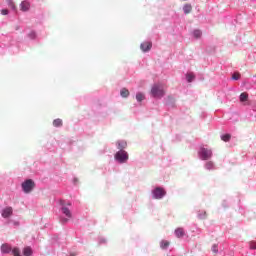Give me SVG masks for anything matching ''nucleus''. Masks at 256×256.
<instances>
[{"mask_svg":"<svg viewBox=\"0 0 256 256\" xmlns=\"http://www.w3.org/2000/svg\"><path fill=\"white\" fill-rule=\"evenodd\" d=\"M1 14H2V15H9V10H7V9H2V10H1Z\"/></svg>","mask_w":256,"mask_h":256,"instance_id":"nucleus-29","label":"nucleus"},{"mask_svg":"<svg viewBox=\"0 0 256 256\" xmlns=\"http://www.w3.org/2000/svg\"><path fill=\"white\" fill-rule=\"evenodd\" d=\"M175 235L176 237H183V235H185V231L183 230V228H178L175 230Z\"/></svg>","mask_w":256,"mask_h":256,"instance_id":"nucleus-16","label":"nucleus"},{"mask_svg":"<svg viewBox=\"0 0 256 256\" xmlns=\"http://www.w3.org/2000/svg\"><path fill=\"white\" fill-rule=\"evenodd\" d=\"M136 99H137V101H139V103H141V101H143V99H145V95H143V93H138V94H136Z\"/></svg>","mask_w":256,"mask_h":256,"instance_id":"nucleus-24","label":"nucleus"},{"mask_svg":"<svg viewBox=\"0 0 256 256\" xmlns=\"http://www.w3.org/2000/svg\"><path fill=\"white\" fill-rule=\"evenodd\" d=\"M232 79L234 81H239V79H241V74L239 72H235L233 75H232Z\"/></svg>","mask_w":256,"mask_h":256,"instance_id":"nucleus-23","label":"nucleus"},{"mask_svg":"<svg viewBox=\"0 0 256 256\" xmlns=\"http://www.w3.org/2000/svg\"><path fill=\"white\" fill-rule=\"evenodd\" d=\"M170 243L167 240H162L160 243V247L161 249H167V247H169Z\"/></svg>","mask_w":256,"mask_h":256,"instance_id":"nucleus-20","label":"nucleus"},{"mask_svg":"<svg viewBox=\"0 0 256 256\" xmlns=\"http://www.w3.org/2000/svg\"><path fill=\"white\" fill-rule=\"evenodd\" d=\"M117 147L120 149V151H123V149L127 148V142L126 141H118Z\"/></svg>","mask_w":256,"mask_h":256,"instance_id":"nucleus-12","label":"nucleus"},{"mask_svg":"<svg viewBox=\"0 0 256 256\" xmlns=\"http://www.w3.org/2000/svg\"><path fill=\"white\" fill-rule=\"evenodd\" d=\"M249 248L250 249H256V242L255 241L249 242Z\"/></svg>","mask_w":256,"mask_h":256,"instance_id":"nucleus-27","label":"nucleus"},{"mask_svg":"<svg viewBox=\"0 0 256 256\" xmlns=\"http://www.w3.org/2000/svg\"><path fill=\"white\" fill-rule=\"evenodd\" d=\"M151 47H153V44L151 42H143L140 46L144 53H147V51H151Z\"/></svg>","mask_w":256,"mask_h":256,"instance_id":"nucleus-9","label":"nucleus"},{"mask_svg":"<svg viewBox=\"0 0 256 256\" xmlns=\"http://www.w3.org/2000/svg\"><path fill=\"white\" fill-rule=\"evenodd\" d=\"M213 167H215L213 162L209 161L206 163V169H208L209 171H211V169H213Z\"/></svg>","mask_w":256,"mask_h":256,"instance_id":"nucleus-26","label":"nucleus"},{"mask_svg":"<svg viewBox=\"0 0 256 256\" xmlns=\"http://www.w3.org/2000/svg\"><path fill=\"white\" fill-rule=\"evenodd\" d=\"M67 205H68V206H71V202H68Z\"/></svg>","mask_w":256,"mask_h":256,"instance_id":"nucleus-32","label":"nucleus"},{"mask_svg":"<svg viewBox=\"0 0 256 256\" xmlns=\"http://www.w3.org/2000/svg\"><path fill=\"white\" fill-rule=\"evenodd\" d=\"M212 251H213V253H218L219 250L217 249V245L214 244L212 246Z\"/></svg>","mask_w":256,"mask_h":256,"instance_id":"nucleus-30","label":"nucleus"},{"mask_svg":"<svg viewBox=\"0 0 256 256\" xmlns=\"http://www.w3.org/2000/svg\"><path fill=\"white\" fill-rule=\"evenodd\" d=\"M247 99H249V94H247V92H243L240 94L241 103H245V101H247Z\"/></svg>","mask_w":256,"mask_h":256,"instance_id":"nucleus-15","label":"nucleus"},{"mask_svg":"<svg viewBox=\"0 0 256 256\" xmlns=\"http://www.w3.org/2000/svg\"><path fill=\"white\" fill-rule=\"evenodd\" d=\"M62 223H67V219H62Z\"/></svg>","mask_w":256,"mask_h":256,"instance_id":"nucleus-31","label":"nucleus"},{"mask_svg":"<svg viewBox=\"0 0 256 256\" xmlns=\"http://www.w3.org/2000/svg\"><path fill=\"white\" fill-rule=\"evenodd\" d=\"M183 11H184L185 15H189V13H191V11H193V6H191V4H185L183 7Z\"/></svg>","mask_w":256,"mask_h":256,"instance_id":"nucleus-10","label":"nucleus"},{"mask_svg":"<svg viewBox=\"0 0 256 256\" xmlns=\"http://www.w3.org/2000/svg\"><path fill=\"white\" fill-rule=\"evenodd\" d=\"M1 251L2 253H11V246H9L8 244H3L1 246Z\"/></svg>","mask_w":256,"mask_h":256,"instance_id":"nucleus-13","label":"nucleus"},{"mask_svg":"<svg viewBox=\"0 0 256 256\" xmlns=\"http://www.w3.org/2000/svg\"><path fill=\"white\" fill-rule=\"evenodd\" d=\"M221 140L225 143H228V141H231V134H224L221 136Z\"/></svg>","mask_w":256,"mask_h":256,"instance_id":"nucleus-19","label":"nucleus"},{"mask_svg":"<svg viewBox=\"0 0 256 256\" xmlns=\"http://www.w3.org/2000/svg\"><path fill=\"white\" fill-rule=\"evenodd\" d=\"M193 37L194 39H201V37H203V32H201V30H194Z\"/></svg>","mask_w":256,"mask_h":256,"instance_id":"nucleus-14","label":"nucleus"},{"mask_svg":"<svg viewBox=\"0 0 256 256\" xmlns=\"http://www.w3.org/2000/svg\"><path fill=\"white\" fill-rule=\"evenodd\" d=\"M153 199H163L167 195V191H165L162 187H157L152 191Z\"/></svg>","mask_w":256,"mask_h":256,"instance_id":"nucleus-5","label":"nucleus"},{"mask_svg":"<svg viewBox=\"0 0 256 256\" xmlns=\"http://www.w3.org/2000/svg\"><path fill=\"white\" fill-rule=\"evenodd\" d=\"M186 79H187L188 83H191L193 81V75L187 74Z\"/></svg>","mask_w":256,"mask_h":256,"instance_id":"nucleus-28","label":"nucleus"},{"mask_svg":"<svg viewBox=\"0 0 256 256\" xmlns=\"http://www.w3.org/2000/svg\"><path fill=\"white\" fill-rule=\"evenodd\" d=\"M198 155H199L200 159H202V161H207V160L211 159V157H213V151H211V149L202 147L198 151Z\"/></svg>","mask_w":256,"mask_h":256,"instance_id":"nucleus-2","label":"nucleus"},{"mask_svg":"<svg viewBox=\"0 0 256 256\" xmlns=\"http://www.w3.org/2000/svg\"><path fill=\"white\" fill-rule=\"evenodd\" d=\"M33 254V250H31V247H26L23 250V255L24 256H31Z\"/></svg>","mask_w":256,"mask_h":256,"instance_id":"nucleus-17","label":"nucleus"},{"mask_svg":"<svg viewBox=\"0 0 256 256\" xmlns=\"http://www.w3.org/2000/svg\"><path fill=\"white\" fill-rule=\"evenodd\" d=\"M31 9V3L29 1H22L20 4V11L27 12Z\"/></svg>","mask_w":256,"mask_h":256,"instance_id":"nucleus-8","label":"nucleus"},{"mask_svg":"<svg viewBox=\"0 0 256 256\" xmlns=\"http://www.w3.org/2000/svg\"><path fill=\"white\" fill-rule=\"evenodd\" d=\"M60 205H62V213L66 215V217H69V219H71V210H69V208L65 206V201L61 200Z\"/></svg>","mask_w":256,"mask_h":256,"instance_id":"nucleus-7","label":"nucleus"},{"mask_svg":"<svg viewBox=\"0 0 256 256\" xmlns=\"http://www.w3.org/2000/svg\"><path fill=\"white\" fill-rule=\"evenodd\" d=\"M53 125H54V127H63V120H61V119H55L54 121H53Z\"/></svg>","mask_w":256,"mask_h":256,"instance_id":"nucleus-18","label":"nucleus"},{"mask_svg":"<svg viewBox=\"0 0 256 256\" xmlns=\"http://www.w3.org/2000/svg\"><path fill=\"white\" fill-rule=\"evenodd\" d=\"M7 3L10 9H12L13 11L17 10V6H15V2H13V0H8Z\"/></svg>","mask_w":256,"mask_h":256,"instance_id":"nucleus-21","label":"nucleus"},{"mask_svg":"<svg viewBox=\"0 0 256 256\" xmlns=\"http://www.w3.org/2000/svg\"><path fill=\"white\" fill-rule=\"evenodd\" d=\"M114 159L120 163H127L129 161V154L125 150H120L115 154Z\"/></svg>","mask_w":256,"mask_h":256,"instance_id":"nucleus-3","label":"nucleus"},{"mask_svg":"<svg viewBox=\"0 0 256 256\" xmlns=\"http://www.w3.org/2000/svg\"><path fill=\"white\" fill-rule=\"evenodd\" d=\"M121 97L127 98V96L129 95V90H127V88H123L120 92Z\"/></svg>","mask_w":256,"mask_h":256,"instance_id":"nucleus-22","label":"nucleus"},{"mask_svg":"<svg viewBox=\"0 0 256 256\" xmlns=\"http://www.w3.org/2000/svg\"><path fill=\"white\" fill-rule=\"evenodd\" d=\"M1 215H2L3 219H9V217H11V215H13V207L8 206V207L4 208L2 210Z\"/></svg>","mask_w":256,"mask_h":256,"instance_id":"nucleus-6","label":"nucleus"},{"mask_svg":"<svg viewBox=\"0 0 256 256\" xmlns=\"http://www.w3.org/2000/svg\"><path fill=\"white\" fill-rule=\"evenodd\" d=\"M198 219H207V212L205 210H199L197 214Z\"/></svg>","mask_w":256,"mask_h":256,"instance_id":"nucleus-11","label":"nucleus"},{"mask_svg":"<svg viewBox=\"0 0 256 256\" xmlns=\"http://www.w3.org/2000/svg\"><path fill=\"white\" fill-rule=\"evenodd\" d=\"M22 189L24 193H31L35 189V182L31 179H28L22 183Z\"/></svg>","mask_w":256,"mask_h":256,"instance_id":"nucleus-4","label":"nucleus"},{"mask_svg":"<svg viewBox=\"0 0 256 256\" xmlns=\"http://www.w3.org/2000/svg\"><path fill=\"white\" fill-rule=\"evenodd\" d=\"M152 97L161 99L165 95V86L163 84H154L151 89Z\"/></svg>","mask_w":256,"mask_h":256,"instance_id":"nucleus-1","label":"nucleus"},{"mask_svg":"<svg viewBox=\"0 0 256 256\" xmlns=\"http://www.w3.org/2000/svg\"><path fill=\"white\" fill-rule=\"evenodd\" d=\"M12 253L14 256H21V251L19 248H13Z\"/></svg>","mask_w":256,"mask_h":256,"instance_id":"nucleus-25","label":"nucleus"}]
</instances>
